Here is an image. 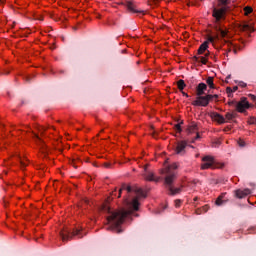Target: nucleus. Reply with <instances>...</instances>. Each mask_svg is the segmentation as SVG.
I'll list each match as a JSON object with an SVG mask.
<instances>
[{
	"instance_id": "1",
	"label": "nucleus",
	"mask_w": 256,
	"mask_h": 256,
	"mask_svg": "<svg viewBox=\"0 0 256 256\" xmlns=\"http://www.w3.org/2000/svg\"><path fill=\"white\" fill-rule=\"evenodd\" d=\"M123 191H127V193H134V195H136V197H134L132 200H129L128 198L124 200L126 210L123 209L112 211L108 202L104 203L101 207V211L108 214L107 221L110 226L107 227V229L110 231H115L116 233H123V230L119 228L121 225H123V221H125L126 217H129V215H133V211H139V200L147 197L145 191H143L142 188H139V186L131 187L123 184L119 189L118 197H121V193H123Z\"/></svg>"
},
{
	"instance_id": "2",
	"label": "nucleus",
	"mask_w": 256,
	"mask_h": 256,
	"mask_svg": "<svg viewBox=\"0 0 256 256\" xmlns=\"http://www.w3.org/2000/svg\"><path fill=\"white\" fill-rule=\"evenodd\" d=\"M212 17L214 19V30L216 31V35L208 36V43H215V39L219 40L220 37L225 39L228 33L227 28H223V24H221L225 21V8H214V10H212Z\"/></svg>"
},
{
	"instance_id": "3",
	"label": "nucleus",
	"mask_w": 256,
	"mask_h": 256,
	"mask_svg": "<svg viewBox=\"0 0 256 256\" xmlns=\"http://www.w3.org/2000/svg\"><path fill=\"white\" fill-rule=\"evenodd\" d=\"M60 237L63 242L70 241V239H73V237H78L79 239H82L83 234L81 233V229L76 228L73 231L69 229H64L60 231Z\"/></svg>"
},
{
	"instance_id": "4",
	"label": "nucleus",
	"mask_w": 256,
	"mask_h": 256,
	"mask_svg": "<svg viewBox=\"0 0 256 256\" xmlns=\"http://www.w3.org/2000/svg\"><path fill=\"white\" fill-rule=\"evenodd\" d=\"M173 181H175V174H169L165 177L164 185L168 191V194L178 195V193H181V188H174Z\"/></svg>"
},
{
	"instance_id": "5",
	"label": "nucleus",
	"mask_w": 256,
	"mask_h": 256,
	"mask_svg": "<svg viewBox=\"0 0 256 256\" xmlns=\"http://www.w3.org/2000/svg\"><path fill=\"white\" fill-rule=\"evenodd\" d=\"M205 91H207V84L205 83H200L198 84L197 88H196V100H194L192 102V105L194 107H202V104H197L198 102L201 103V97H205L203 95H205Z\"/></svg>"
},
{
	"instance_id": "6",
	"label": "nucleus",
	"mask_w": 256,
	"mask_h": 256,
	"mask_svg": "<svg viewBox=\"0 0 256 256\" xmlns=\"http://www.w3.org/2000/svg\"><path fill=\"white\" fill-rule=\"evenodd\" d=\"M228 105L231 107L235 105L236 111L238 113H245L246 109H249V101H247V98L243 97L239 102L236 101H230L228 102Z\"/></svg>"
},
{
	"instance_id": "7",
	"label": "nucleus",
	"mask_w": 256,
	"mask_h": 256,
	"mask_svg": "<svg viewBox=\"0 0 256 256\" xmlns=\"http://www.w3.org/2000/svg\"><path fill=\"white\" fill-rule=\"evenodd\" d=\"M201 102H196V104L198 105H202V107H207V105H209L210 101H218L219 99V95L217 94H207L204 97H201Z\"/></svg>"
},
{
	"instance_id": "8",
	"label": "nucleus",
	"mask_w": 256,
	"mask_h": 256,
	"mask_svg": "<svg viewBox=\"0 0 256 256\" xmlns=\"http://www.w3.org/2000/svg\"><path fill=\"white\" fill-rule=\"evenodd\" d=\"M203 163L201 164V169H215V159L211 156H204L202 158Z\"/></svg>"
},
{
	"instance_id": "9",
	"label": "nucleus",
	"mask_w": 256,
	"mask_h": 256,
	"mask_svg": "<svg viewBox=\"0 0 256 256\" xmlns=\"http://www.w3.org/2000/svg\"><path fill=\"white\" fill-rule=\"evenodd\" d=\"M187 143L189 142L185 140L177 143L176 150H175L177 155H185V148L187 147Z\"/></svg>"
},
{
	"instance_id": "10",
	"label": "nucleus",
	"mask_w": 256,
	"mask_h": 256,
	"mask_svg": "<svg viewBox=\"0 0 256 256\" xmlns=\"http://www.w3.org/2000/svg\"><path fill=\"white\" fill-rule=\"evenodd\" d=\"M179 165L177 163H173L172 165L168 166L166 170L162 173H165L166 177H169V175L174 174V179L176 178L175 169H178Z\"/></svg>"
},
{
	"instance_id": "11",
	"label": "nucleus",
	"mask_w": 256,
	"mask_h": 256,
	"mask_svg": "<svg viewBox=\"0 0 256 256\" xmlns=\"http://www.w3.org/2000/svg\"><path fill=\"white\" fill-rule=\"evenodd\" d=\"M247 195H251V189L246 188L244 190L238 189L235 191V196L238 199H244V197H247Z\"/></svg>"
},
{
	"instance_id": "12",
	"label": "nucleus",
	"mask_w": 256,
	"mask_h": 256,
	"mask_svg": "<svg viewBox=\"0 0 256 256\" xmlns=\"http://www.w3.org/2000/svg\"><path fill=\"white\" fill-rule=\"evenodd\" d=\"M210 117L214 121H217V123H219L220 125H223V123H225V117H223V115H221L217 112H211Z\"/></svg>"
},
{
	"instance_id": "13",
	"label": "nucleus",
	"mask_w": 256,
	"mask_h": 256,
	"mask_svg": "<svg viewBox=\"0 0 256 256\" xmlns=\"http://www.w3.org/2000/svg\"><path fill=\"white\" fill-rule=\"evenodd\" d=\"M125 7L128 9V11H131V13H138L136 9L135 2L133 0H128L124 2Z\"/></svg>"
},
{
	"instance_id": "14",
	"label": "nucleus",
	"mask_w": 256,
	"mask_h": 256,
	"mask_svg": "<svg viewBox=\"0 0 256 256\" xmlns=\"http://www.w3.org/2000/svg\"><path fill=\"white\" fill-rule=\"evenodd\" d=\"M238 28L240 29V31H248L250 33H253V31H255V28H253V26L247 23L239 24Z\"/></svg>"
},
{
	"instance_id": "15",
	"label": "nucleus",
	"mask_w": 256,
	"mask_h": 256,
	"mask_svg": "<svg viewBox=\"0 0 256 256\" xmlns=\"http://www.w3.org/2000/svg\"><path fill=\"white\" fill-rule=\"evenodd\" d=\"M225 195H227V193H222L220 196H218L215 201V205H217L218 207H221V205H225V203H227V200H225Z\"/></svg>"
},
{
	"instance_id": "16",
	"label": "nucleus",
	"mask_w": 256,
	"mask_h": 256,
	"mask_svg": "<svg viewBox=\"0 0 256 256\" xmlns=\"http://www.w3.org/2000/svg\"><path fill=\"white\" fill-rule=\"evenodd\" d=\"M207 49H209V42L205 41L204 43H202L200 45V47L198 48V55H203V53H205L207 51Z\"/></svg>"
},
{
	"instance_id": "17",
	"label": "nucleus",
	"mask_w": 256,
	"mask_h": 256,
	"mask_svg": "<svg viewBox=\"0 0 256 256\" xmlns=\"http://www.w3.org/2000/svg\"><path fill=\"white\" fill-rule=\"evenodd\" d=\"M198 130L199 128L197 127V123L192 122L190 126L187 128V134L191 135L193 133H197Z\"/></svg>"
},
{
	"instance_id": "18",
	"label": "nucleus",
	"mask_w": 256,
	"mask_h": 256,
	"mask_svg": "<svg viewBox=\"0 0 256 256\" xmlns=\"http://www.w3.org/2000/svg\"><path fill=\"white\" fill-rule=\"evenodd\" d=\"M229 3V0H218V5L220 8H213V11H215V9H224L225 13H227V4Z\"/></svg>"
},
{
	"instance_id": "19",
	"label": "nucleus",
	"mask_w": 256,
	"mask_h": 256,
	"mask_svg": "<svg viewBox=\"0 0 256 256\" xmlns=\"http://www.w3.org/2000/svg\"><path fill=\"white\" fill-rule=\"evenodd\" d=\"M145 179L147 181H156V183H158L159 181V178L155 179V175L152 173V172H147L145 175H144Z\"/></svg>"
},
{
	"instance_id": "20",
	"label": "nucleus",
	"mask_w": 256,
	"mask_h": 256,
	"mask_svg": "<svg viewBox=\"0 0 256 256\" xmlns=\"http://www.w3.org/2000/svg\"><path fill=\"white\" fill-rule=\"evenodd\" d=\"M235 117H237V113L235 112H227L225 115V119H227V121H233V119H235Z\"/></svg>"
},
{
	"instance_id": "21",
	"label": "nucleus",
	"mask_w": 256,
	"mask_h": 256,
	"mask_svg": "<svg viewBox=\"0 0 256 256\" xmlns=\"http://www.w3.org/2000/svg\"><path fill=\"white\" fill-rule=\"evenodd\" d=\"M177 86L179 91H183V89H185V87H187V84H185V80H179L177 82Z\"/></svg>"
},
{
	"instance_id": "22",
	"label": "nucleus",
	"mask_w": 256,
	"mask_h": 256,
	"mask_svg": "<svg viewBox=\"0 0 256 256\" xmlns=\"http://www.w3.org/2000/svg\"><path fill=\"white\" fill-rule=\"evenodd\" d=\"M206 83L210 87V89H215V84L213 83V77H208L206 79Z\"/></svg>"
},
{
	"instance_id": "23",
	"label": "nucleus",
	"mask_w": 256,
	"mask_h": 256,
	"mask_svg": "<svg viewBox=\"0 0 256 256\" xmlns=\"http://www.w3.org/2000/svg\"><path fill=\"white\" fill-rule=\"evenodd\" d=\"M253 13V8L251 6L244 7V15H251Z\"/></svg>"
},
{
	"instance_id": "24",
	"label": "nucleus",
	"mask_w": 256,
	"mask_h": 256,
	"mask_svg": "<svg viewBox=\"0 0 256 256\" xmlns=\"http://www.w3.org/2000/svg\"><path fill=\"white\" fill-rule=\"evenodd\" d=\"M249 125H256V118L255 117H250L248 119Z\"/></svg>"
},
{
	"instance_id": "25",
	"label": "nucleus",
	"mask_w": 256,
	"mask_h": 256,
	"mask_svg": "<svg viewBox=\"0 0 256 256\" xmlns=\"http://www.w3.org/2000/svg\"><path fill=\"white\" fill-rule=\"evenodd\" d=\"M181 125H183V122L178 123V124H176V125L174 126L175 129H176V131H178V133H181V131H182Z\"/></svg>"
},
{
	"instance_id": "26",
	"label": "nucleus",
	"mask_w": 256,
	"mask_h": 256,
	"mask_svg": "<svg viewBox=\"0 0 256 256\" xmlns=\"http://www.w3.org/2000/svg\"><path fill=\"white\" fill-rule=\"evenodd\" d=\"M226 93L228 94V97H231V95H233V89H231V87H227Z\"/></svg>"
},
{
	"instance_id": "27",
	"label": "nucleus",
	"mask_w": 256,
	"mask_h": 256,
	"mask_svg": "<svg viewBox=\"0 0 256 256\" xmlns=\"http://www.w3.org/2000/svg\"><path fill=\"white\" fill-rule=\"evenodd\" d=\"M200 63H202V65H207V58L201 56V57H200Z\"/></svg>"
},
{
	"instance_id": "28",
	"label": "nucleus",
	"mask_w": 256,
	"mask_h": 256,
	"mask_svg": "<svg viewBox=\"0 0 256 256\" xmlns=\"http://www.w3.org/2000/svg\"><path fill=\"white\" fill-rule=\"evenodd\" d=\"M23 79H24L27 83H31V80L33 79V76H24Z\"/></svg>"
},
{
	"instance_id": "29",
	"label": "nucleus",
	"mask_w": 256,
	"mask_h": 256,
	"mask_svg": "<svg viewBox=\"0 0 256 256\" xmlns=\"http://www.w3.org/2000/svg\"><path fill=\"white\" fill-rule=\"evenodd\" d=\"M238 85H239V87H242V88L247 87V83H245V82H243V81H239V82H238Z\"/></svg>"
},
{
	"instance_id": "30",
	"label": "nucleus",
	"mask_w": 256,
	"mask_h": 256,
	"mask_svg": "<svg viewBox=\"0 0 256 256\" xmlns=\"http://www.w3.org/2000/svg\"><path fill=\"white\" fill-rule=\"evenodd\" d=\"M103 166L105 167V169H111V163L109 162H105Z\"/></svg>"
},
{
	"instance_id": "31",
	"label": "nucleus",
	"mask_w": 256,
	"mask_h": 256,
	"mask_svg": "<svg viewBox=\"0 0 256 256\" xmlns=\"http://www.w3.org/2000/svg\"><path fill=\"white\" fill-rule=\"evenodd\" d=\"M175 207H181V200H175Z\"/></svg>"
},
{
	"instance_id": "32",
	"label": "nucleus",
	"mask_w": 256,
	"mask_h": 256,
	"mask_svg": "<svg viewBox=\"0 0 256 256\" xmlns=\"http://www.w3.org/2000/svg\"><path fill=\"white\" fill-rule=\"evenodd\" d=\"M34 139L36 140V141H38L39 143H41V139L39 138V135H37V134H34Z\"/></svg>"
},
{
	"instance_id": "33",
	"label": "nucleus",
	"mask_w": 256,
	"mask_h": 256,
	"mask_svg": "<svg viewBox=\"0 0 256 256\" xmlns=\"http://www.w3.org/2000/svg\"><path fill=\"white\" fill-rule=\"evenodd\" d=\"M192 61H194V63H199V57L194 56V57L192 58Z\"/></svg>"
},
{
	"instance_id": "34",
	"label": "nucleus",
	"mask_w": 256,
	"mask_h": 256,
	"mask_svg": "<svg viewBox=\"0 0 256 256\" xmlns=\"http://www.w3.org/2000/svg\"><path fill=\"white\" fill-rule=\"evenodd\" d=\"M200 135L199 133L196 134V137L192 140V143H195V141H197V139H200Z\"/></svg>"
},
{
	"instance_id": "35",
	"label": "nucleus",
	"mask_w": 256,
	"mask_h": 256,
	"mask_svg": "<svg viewBox=\"0 0 256 256\" xmlns=\"http://www.w3.org/2000/svg\"><path fill=\"white\" fill-rule=\"evenodd\" d=\"M20 165L21 167H27V164L21 159H20Z\"/></svg>"
},
{
	"instance_id": "36",
	"label": "nucleus",
	"mask_w": 256,
	"mask_h": 256,
	"mask_svg": "<svg viewBox=\"0 0 256 256\" xmlns=\"http://www.w3.org/2000/svg\"><path fill=\"white\" fill-rule=\"evenodd\" d=\"M250 98L252 99V101H256V96L253 94H250Z\"/></svg>"
},
{
	"instance_id": "37",
	"label": "nucleus",
	"mask_w": 256,
	"mask_h": 256,
	"mask_svg": "<svg viewBox=\"0 0 256 256\" xmlns=\"http://www.w3.org/2000/svg\"><path fill=\"white\" fill-rule=\"evenodd\" d=\"M237 89H239L238 86H234L233 89H232V93H235V91H237Z\"/></svg>"
},
{
	"instance_id": "38",
	"label": "nucleus",
	"mask_w": 256,
	"mask_h": 256,
	"mask_svg": "<svg viewBox=\"0 0 256 256\" xmlns=\"http://www.w3.org/2000/svg\"><path fill=\"white\" fill-rule=\"evenodd\" d=\"M239 146H240V147H245V142L240 141V142H239Z\"/></svg>"
},
{
	"instance_id": "39",
	"label": "nucleus",
	"mask_w": 256,
	"mask_h": 256,
	"mask_svg": "<svg viewBox=\"0 0 256 256\" xmlns=\"http://www.w3.org/2000/svg\"><path fill=\"white\" fill-rule=\"evenodd\" d=\"M209 55H211V52L208 51V52L205 54L204 57L207 59V57H209Z\"/></svg>"
},
{
	"instance_id": "40",
	"label": "nucleus",
	"mask_w": 256,
	"mask_h": 256,
	"mask_svg": "<svg viewBox=\"0 0 256 256\" xmlns=\"http://www.w3.org/2000/svg\"><path fill=\"white\" fill-rule=\"evenodd\" d=\"M182 95H183L184 97H189V94H187V93H185V92H182Z\"/></svg>"
},
{
	"instance_id": "41",
	"label": "nucleus",
	"mask_w": 256,
	"mask_h": 256,
	"mask_svg": "<svg viewBox=\"0 0 256 256\" xmlns=\"http://www.w3.org/2000/svg\"><path fill=\"white\" fill-rule=\"evenodd\" d=\"M4 75H9V71H5V72H4Z\"/></svg>"
},
{
	"instance_id": "42",
	"label": "nucleus",
	"mask_w": 256,
	"mask_h": 256,
	"mask_svg": "<svg viewBox=\"0 0 256 256\" xmlns=\"http://www.w3.org/2000/svg\"><path fill=\"white\" fill-rule=\"evenodd\" d=\"M226 79H231V75H228V76L226 77Z\"/></svg>"
},
{
	"instance_id": "43",
	"label": "nucleus",
	"mask_w": 256,
	"mask_h": 256,
	"mask_svg": "<svg viewBox=\"0 0 256 256\" xmlns=\"http://www.w3.org/2000/svg\"><path fill=\"white\" fill-rule=\"evenodd\" d=\"M144 170L147 171V166L144 167Z\"/></svg>"
},
{
	"instance_id": "44",
	"label": "nucleus",
	"mask_w": 256,
	"mask_h": 256,
	"mask_svg": "<svg viewBox=\"0 0 256 256\" xmlns=\"http://www.w3.org/2000/svg\"><path fill=\"white\" fill-rule=\"evenodd\" d=\"M85 203H89V201H88V200H85Z\"/></svg>"
},
{
	"instance_id": "45",
	"label": "nucleus",
	"mask_w": 256,
	"mask_h": 256,
	"mask_svg": "<svg viewBox=\"0 0 256 256\" xmlns=\"http://www.w3.org/2000/svg\"><path fill=\"white\" fill-rule=\"evenodd\" d=\"M153 137H155V132H153Z\"/></svg>"
},
{
	"instance_id": "46",
	"label": "nucleus",
	"mask_w": 256,
	"mask_h": 256,
	"mask_svg": "<svg viewBox=\"0 0 256 256\" xmlns=\"http://www.w3.org/2000/svg\"><path fill=\"white\" fill-rule=\"evenodd\" d=\"M194 201H197V197H196V198H194Z\"/></svg>"
},
{
	"instance_id": "47",
	"label": "nucleus",
	"mask_w": 256,
	"mask_h": 256,
	"mask_svg": "<svg viewBox=\"0 0 256 256\" xmlns=\"http://www.w3.org/2000/svg\"><path fill=\"white\" fill-rule=\"evenodd\" d=\"M234 53H237V50H234Z\"/></svg>"
}]
</instances>
